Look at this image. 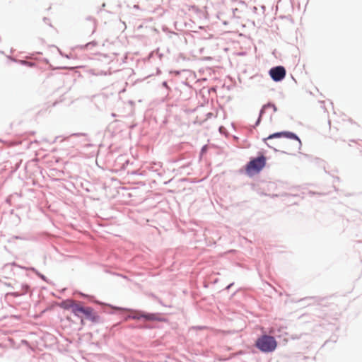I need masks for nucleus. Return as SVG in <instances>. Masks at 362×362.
Listing matches in <instances>:
<instances>
[{
    "label": "nucleus",
    "instance_id": "obj_1",
    "mask_svg": "<svg viewBox=\"0 0 362 362\" xmlns=\"http://www.w3.org/2000/svg\"><path fill=\"white\" fill-rule=\"evenodd\" d=\"M282 137L293 139L294 141L293 144H291V142L288 141H286L285 143V147L284 148L283 150L284 153L288 154H293V151H296L300 149L302 144L300 139L295 134L289 132H281L274 133L273 134L269 135L268 137L264 139V141L269 147L274 148L275 151H278V149H276V147L274 146V144L267 143V141H271L274 139Z\"/></svg>",
    "mask_w": 362,
    "mask_h": 362
},
{
    "label": "nucleus",
    "instance_id": "obj_2",
    "mask_svg": "<svg viewBox=\"0 0 362 362\" xmlns=\"http://www.w3.org/2000/svg\"><path fill=\"white\" fill-rule=\"evenodd\" d=\"M255 345L260 351L269 353L276 349L277 342L274 337L269 335H263L257 339Z\"/></svg>",
    "mask_w": 362,
    "mask_h": 362
},
{
    "label": "nucleus",
    "instance_id": "obj_3",
    "mask_svg": "<svg viewBox=\"0 0 362 362\" xmlns=\"http://www.w3.org/2000/svg\"><path fill=\"white\" fill-rule=\"evenodd\" d=\"M266 164V158L260 156L250 160L246 166V172L249 175L258 173Z\"/></svg>",
    "mask_w": 362,
    "mask_h": 362
},
{
    "label": "nucleus",
    "instance_id": "obj_4",
    "mask_svg": "<svg viewBox=\"0 0 362 362\" xmlns=\"http://www.w3.org/2000/svg\"><path fill=\"white\" fill-rule=\"evenodd\" d=\"M97 28L95 19L88 17L81 23V28L83 32L88 33H93Z\"/></svg>",
    "mask_w": 362,
    "mask_h": 362
},
{
    "label": "nucleus",
    "instance_id": "obj_5",
    "mask_svg": "<svg viewBox=\"0 0 362 362\" xmlns=\"http://www.w3.org/2000/svg\"><path fill=\"white\" fill-rule=\"evenodd\" d=\"M269 74L274 81H280L286 76V69L281 66H276L270 69Z\"/></svg>",
    "mask_w": 362,
    "mask_h": 362
},
{
    "label": "nucleus",
    "instance_id": "obj_6",
    "mask_svg": "<svg viewBox=\"0 0 362 362\" xmlns=\"http://www.w3.org/2000/svg\"><path fill=\"white\" fill-rule=\"evenodd\" d=\"M83 315L90 320L93 322H97L99 320V316L94 312L93 309L90 307H86Z\"/></svg>",
    "mask_w": 362,
    "mask_h": 362
},
{
    "label": "nucleus",
    "instance_id": "obj_7",
    "mask_svg": "<svg viewBox=\"0 0 362 362\" xmlns=\"http://www.w3.org/2000/svg\"><path fill=\"white\" fill-rule=\"evenodd\" d=\"M74 305H75V302L73 300H66L62 301L59 304V306L62 308L65 309V310H69V309L72 310Z\"/></svg>",
    "mask_w": 362,
    "mask_h": 362
},
{
    "label": "nucleus",
    "instance_id": "obj_8",
    "mask_svg": "<svg viewBox=\"0 0 362 362\" xmlns=\"http://www.w3.org/2000/svg\"><path fill=\"white\" fill-rule=\"evenodd\" d=\"M85 309L86 307H83L80 304L75 303L71 311L75 315L80 317L81 314H83Z\"/></svg>",
    "mask_w": 362,
    "mask_h": 362
},
{
    "label": "nucleus",
    "instance_id": "obj_9",
    "mask_svg": "<svg viewBox=\"0 0 362 362\" xmlns=\"http://www.w3.org/2000/svg\"><path fill=\"white\" fill-rule=\"evenodd\" d=\"M142 317L148 321L160 320L159 317L156 314H142Z\"/></svg>",
    "mask_w": 362,
    "mask_h": 362
},
{
    "label": "nucleus",
    "instance_id": "obj_10",
    "mask_svg": "<svg viewBox=\"0 0 362 362\" xmlns=\"http://www.w3.org/2000/svg\"><path fill=\"white\" fill-rule=\"evenodd\" d=\"M141 315H142V314L136 313V314L134 315L133 316H132L131 317L133 319H135V320H139L142 317Z\"/></svg>",
    "mask_w": 362,
    "mask_h": 362
},
{
    "label": "nucleus",
    "instance_id": "obj_11",
    "mask_svg": "<svg viewBox=\"0 0 362 362\" xmlns=\"http://www.w3.org/2000/svg\"><path fill=\"white\" fill-rule=\"evenodd\" d=\"M81 324L82 325H84V320H83V319H81Z\"/></svg>",
    "mask_w": 362,
    "mask_h": 362
}]
</instances>
